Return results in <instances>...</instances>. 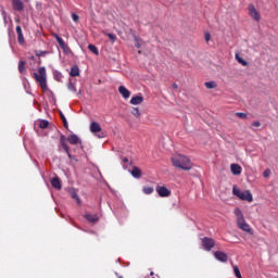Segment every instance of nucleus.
Listing matches in <instances>:
<instances>
[{
    "label": "nucleus",
    "instance_id": "1",
    "mask_svg": "<svg viewBox=\"0 0 278 278\" xmlns=\"http://www.w3.org/2000/svg\"><path fill=\"white\" fill-rule=\"evenodd\" d=\"M172 163L175 168H180L181 170H191L192 161L184 154H176L172 157Z\"/></svg>",
    "mask_w": 278,
    "mask_h": 278
},
{
    "label": "nucleus",
    "instance_id": "2",
    "mask_svg": "<svg viewBox=\"0 0 278 278\" xmlns=\"http://www.w3.org/2000/svg\"><path fill=\"white\" fill-rule=\"evenodd\" d=\"M235 215L237 216V227L241 229V231H245L247 233L253 235V229L244 219V214H242V210L235 208Z\"/></svg>",
    "mask_w": 278,
    "mask_h": 278
},
{
    "label": "nucleus",
    "instance_id": "3",
    "mask_svg": "<svg viewBox=\"0 0 278 278\" xmlns=\"http://www.w3.org/2000/svg\"><path fill=\"white\" fill-rule=\"evenodd\" d=\"M34 77L36 79V83L40 85L41 89L46 91L47 90V68L39 67L38 73H34Z\"/></svg>",
    "mask_w": 278,
    "mask_h": 278
},
{
    "label": "nucleus",
    "instance_id": "4",
    "mask_svg": "<svg viewBox=\"0 0 278 278\" xmlns=\"http://www.w3.org/2000/svg\"><path fill=\"white\" fill-rule=\"evenodd\" d=\"M232 194H235V197H238V199H240L241 201H248V203H253V194L249 190L242 191L237 187H233Z\"/></svg>",
    "mask_w": 278,
    "mask_h": 278
},
{
    "label": "nucleus",
    "instance_id": "5",
    "mask_svg": "<svg viewBox=\"0 0 278 278\" xmlns=\"http://www.w3.org/2000/svg\"><path fill=\"white\" fill-rule=\"evenodd\" d=\"M53 38H55L56 42L59 43V47L62 49L63 53H65V55H71V53H73V51L71 50V48L68 47V45H66V42H64V39H62V37H60L58 34H52Z\"/></svg>",
    "mask_w": 278,
    "mask_h": 278
},
{
    "label": "nucleus",
    "instance_id": "6",
    "mask_svg": "<svg viewBox=\"0 0 278 278\" xmlns=\"http://www.w3.org/2000/svg\"><path fill=\"white\" fill-rule=\"evenodd\" d=\"M202 247L204 251H212L216 247V242L210 237H204L202 239Z\"/></svg>",
    "mask_w": 278,
    "mask_h": 278
},
{
    "label": "nucleus",
    "instance_id": "7",
    "mask_svg": "<svg viewBox=\"0 0 278 278\" xmlns=\"http://www.w3.org/2000/svg\"><path fill=\"white\" fill-rule=\"evenodd\" d=\"M156 193L159 194V197H161L162 199H166L168 197H170L172 192L168 188H166V186H156L155 188Z\"/></svg>",
    "mask_w": 278,
    "mask_h": 278
},
{
    "label": "nucleus",
    "instance_id": "8",
    "mask_svg": "<svg viewBox=\"0 0 278 278\" xmlns=\"http://www.w3.org/2000/svg\"><path fill=\"white\" fill-rule=\"evenodd\" d=\"M249 15L253 21H260L261 18L260 12H257V9H255V5L253 4L249 5Z\"/></svg>",
    "mask_w": 278,
    "mask_h": 278
},
{
    "label": "nucleus",
    "instance_id": "9",
    "mask_svg": "<svg viewBox=\"0 0 278 278\" xmlns=\"http://www.w3.org/2000/svg\"><path fill=\"white\" fill-rule=\"evenodd\" d=\"M214 257L215 260H217L218 262H223L226 263L229 260V256H227V253L223 252V251H216L214 252Z\"/></svg>",
    "mask_w": 278,
    "mask_h": 278
},
{
    "label": "nucleus",
    "instance_id": "10",
    "mask_svg": "<svg viewBox=\"0 0 278 278\" xmlns=\"http://www.w3.org/2000/svg\"><path fill=\"white\" fill-rule=\"evenodd\" d=\"M12 5L15 12H23V10H25V4H23L21 0H12Z\"/></svg>",
    "mask_w": 278,
    "mask_h": 278
},
{
    "label": "nucleus",
    "instance_id": "11",
    "mask_svg": "<svg viewBox=\"0 0 278 278\" xmlns=\"http://www.w3.org/2000/svg\"><path fill=\"white\" fill-rule=\"evenodd\" d=\"M230 170H231L232 175H241L242 166H240L239 164L232 163L230 165Z\"/></svg>",
    "mask_w": 278,
    "mask_h": 278
},
{
    "label": "nucleus",
    "instance_id": "12",
    "mask_svg": "<svg viewBox=\"0 0 278 278\" xmlns=\"http://www.w3.org/2000/svg\"><path fill=\"white\" fill-rule=\"evenodd\" d=\"M118 92H119V94H122V97L124 99H129V97H131V92L128 91V89H126L125 86H119L118 87Z\"/></svg>",
    "mask_w": 278,
    "mask_h": 278
},
{
    "label": "nucleus",
    "instance_id": "13",
    "mask_svg": "<svg viewBox=\"0 0 278 278\" xmlns=\"http://www.w3.org/2000/svg\"><path fill=\"white\" fill-rule=\"evenodd\" d=\"M142 101H144V98L141 94L135 96L130 99L131 105H140V103H142Z\"/></svg>",
    "mask_w": 278,
    "mask_h": 278
},
{
    "label": "nucleus",
    "instance_id": "14",
    "mask_svg": "<svg viewBox=\"0 0 278 278\" xmlns=\"http://www.w3.org/2000/svg\"><path fill=\"white\" fill-rule=\"evenodd\" d=\"M90 131L92 134H100L101 131V124L97 123V122H92L90 125Z\"/></svg>",
    "mask_w": 278,
    "mask_h": 278
},
{
    "label": "nucleus",
    "instance_id": "15",
    "mask_svg": "<svg viewBox=\"0 0 278 278\" xmlns=\"http://www.w3.org/2000/svg\"><path fill=\"white\" fill-rule=\"evenodd\" d=\"M16 34H17V41L20 42V45H23V42H25V37H23V28H21V26H16Z\"/></svg>",
    "mask_w": 278,
    "mask_h": 278
},
{
    "label": "nucleus",
    "instance_id": "16",
    "mask_svg": "<svg viewBox=\"0 0 278 278\" xmlns=\"http://www.w3.org/2000/svg\"><path fill=\"white\" fill-rule=\"evenodd\" d=\"M67 142H70V144H79L81 140H79V137L77 135H70L67 137Z\"/></svg>",
    "mask_w": 278,
    "mask_h": 278
},
{
    "label": "nucleus",
    "instance_id": "17",
    "mask_svg": "<svg viewBox=\"0 0 278 278\" xmlns=\"http://www.w3.org/2000/svg\"><path fill=\"white\" fill-rule=\"evenodd\" d=\"M131 175L135 177V179H140V177H142V170L139 169L138 166H134L131 169Z\"/></svg>",
    "mask_w": 278,
    "mask_h": 278
},
{
    "label": "nucleus",
    "instance_id": "18",
    "mask_svg": "<svg viewBox=\"0 0 278 278\" xmlns=\"http://www.w3.org/2000/svg\"><path fill=\"white\" fill-rule=\"evenodd\" d=\"M51 186L55 188L56 190H62V182L60 181V178L54 177L51 179Z\"/></svg>",
    "mask_w": 278,
    "mask_h": 278
},
{
    "label": "nucleus",
    "instance_id": "19",
    "mask_svg": "<svg viewBox=\"0 0 278 278\" xmlns=\"http://www.w3.org/2000/svg\"><path fill=\"white\" fill-rule=\"evenodd\" d=\"M66 136L61 135L60 137V144L62 147V149L65 151V153H68V144H66Z\"/></svg>",
    "mask_w": 278,
    "mask_h": 278
},
{
    "label": "nucleus",
    "instance_id": "20",
    "mask_svg": "<svg viewBox=\"0 0 278 278\" xmlns=\"http://www.w3.org/2000/svg\"><path fill=\"white\" fill-rule=\"evenodd\" d=\"M86 220H88V223H99V216L98 215H92V214H86L85 215Z\"/></svg>",
    "mask_w": 278,
    "mask_h": 278
},
{
    "label": "nucleus",
    "instance_id": "21",
    "mask_svg": "<svg viewBox=\"0 0 278 278\" xmlns=\"http://www.w3.org/2000/svg\"><path fill=\"white\" fill-rule=\"evenodd\" d=\"M71 77H79V66L74 65L70 72Z\"/></svg>",
    "mask_w": 278,
    "mask_h": 278
},
{
    "label": "nucleus",
    "instance_id": "22",
    "mask_svg": "<svg viewBox=\"0 0 278 278\" xmlns=\"http://www.w3.org/2000/svg\"><path fill=\"white\" fill-rule=\"evenodd\" d=\"M88 49H89V51H91V53H93L94 55H99V49L97 48V46L90 43V45L88 46Z\"/></svg>",
    "mask_w": 278,
    "mask_h": 278
},
{
    "label": "nucleus",
    "instance_id": "23",
    "mask_svg": "<svg viewBox=\"0 0 278 278\" xmlns=\"http://www.w3.org/2000/svg\"><path fill=\"white\" fill-rule=\"evenodd\" d=\"M25 61H20L18 63V72L21 73V75H25Z\"/></svg>",
    "mask_w": 278,
    "mask_h": 278
},
{
    "label": "nucleus",
    "instance_id": "24",
    "mask_svg": "<svg viewBox=\"0 0 278 278\" xmlns=\"http://www.w3.org/2000/svg\"><path fill=\"white\" fill-rule=\"evenodd\" d=\"M154 191H155V189L153 187H143L142 188V192H144L146 194H153Z\"/></svg>",
    "mask_w": 278,
    "mask_h": 278
},
{
    "label": "nucleus",
    "instance_id": "25",
    "mask_svg": "<svg viewBox=\"0 0 278 278\" xmlns=\"http://www.w3.org/2000/svg\"><path fill=\"white\" fill-rule=\"evenodd\" d=\"M232 268H233L235 276L237 278H242V274L240 273V268L238 267V265H233Z\"/></svg>",
    "mask_w": 278,
    "mask_h": 278
},
{
    "label": "nucleus",
    "instance_id": "26",
    "mask_svg": "<svg viewBox=\"0 0 278 278\" xmlns=\"http://www.w3.org/2000/svg\"><path fill=\"white\" fill-rule=\"evenodd\" d=\"M60 117L63 122V126L65 127V129H68V122L66 121V116H64V113L60 112Z\"/></svg>",
    "mask_w": 278,
    "mask_h": 278
},
{
    "label": "nucleus",
    "instance_id": "27",
    "mask_svg": "<svg viewBox=\"0 0 278 278\" xmlns=\"http://www.w3.org/2000/svg\"><path fill=\"white\" fill-rule=\"evenodd\" d=\"M39 127H40V129H47V127H49V121H47V119L40 121Z\"/></svg>",
    "mask_w": 278,
    "mask_h": 278
},
{
    "label": "nucleus",
    "instance_id": "28",
    "mask_svg": "<svg viewBox=\"0 0 278 278\" xmlns=\"http://www.w3.org/2000/svg\"><path fill=\"white\" fill-rule=\"evenodd\" d=\"M205 88H207V90H212L214 88H216V84L214 81H206L204 84Z\"/></svg>",
    "mask_w": 278,
    "mask_h": 278
},
{
    "label": "nucleus",
    "instance_id": "29",
    "mask_svg": "<svg viewBox=\"0 0 278 278\" xmlns=\"http://www.w3.org/2000/svg\"><path fill=\"white\" fill-rule=\"evenodd\" d=\"M236 60L239 62V64H242V66H249V63L244 61V59L238 56V54H236Z\"/></svg>",
    "mask_w": 278,
    "mask_h": 278
},
{
    "label": "nucleus",
    "instance_id": "30",
    "mask_svg": "<svg viewBox=\"0 0 278 278\" xmlns=\"http://www.w3.org/2000/svg\"><path fill=\"white\" fill-rule=\"evenodd\" d=\"M48 53H49L48 51L37 50L35 52V55H37V58H42V56L47 55Z\"/></svg>",
    "mask_w": 278,
    "mask_h": 278
},
{
    "label": "nucleus",
    "instance_id": "31",
    "mask_svg": "<svg viewBox=\"0 0 278 278\" xmlns=\"http://www.w3.org/2000/svg\"><path fill=\"white\" fill-rule=\"evenodd\" d=\"M131 115L138 118L140 116V110L138 108H132Z\"/></svg>",
    "mask_w": 278,
    "mask_h": 278
},
{
    "label": "nucleus",
    "instance_id": "32",
    "mask_svg": "<svg viewBox=\"0 0 278 278\" xmlns=\"http://www.w3.org/2000/svg\"><path fill=\"white\" fill-rule=\"evenodd\" d=\"M72 199H75L78 203V205H81V200H79V197L77 195V192H72Z\"/></svg>",
    "mask_w": 278,
    "mask_h": 278
},
{
    "label": "nucleus",
    "instance_id": "33",
    "mask_svg": "<svg viewBox=\"0 0 278 278\" xmlns=\"http://www.w3.org/2000/svg\"><path fill=\"white\" fill-rule=\"evenodd\" d=\"M106 36L110 38L111 42H116V35L108 33Z\"/></svg>",
    "mask_w": 278,
    "mask_h": 278
},
{
    "label": "nucleus",
    "instance_id": "34",
    "mask_svg": "<svg viewBox=\"0 0 278 278\" xmlns=\"http://www.w3.org/2000/svg\"><path fill=\"white\" fill-rule=\"evenodd\" d=\"M236 116H238V118H242V119H247V118H248L247 113H240V112H238V113H236Z\"/></svg>",
    "mask_w": 278,
    "mask_h": 278
},
{
    "label": "nucleus",
    "instance_id": "35",
    "mask_svg": "<svg viewBox=\"0 0 278 278\" xmlns=\"http://www.w3.org/2000/svg\"><path fill=\"white\" fill-rule=\"evenodd\" d=\"M67 88L68 90H71V92H77V89L75 88V85H73V83H70Z\"/></svg>",
    "mask_w": 278,
    "mask_h": 278
},
{
    "label": "nucleus",
    "instance_id": "36",
    "mask_svg": "<svg viewBox=\"0 0 278 278\" xmlns=\"http://www.w3.org/2000/svg\"><path fill=\"white\" fill-rule=\"evenodd\" d=\"M72 21H74V23H79V15L73 13L72 14Z\"/></svg>",
    "mask_w": 278,
    "mask_h": 278
},
{
    "label": "nucleus",
    "instance_id": "37",
    "mask_svg": "<svg viewBox=\"0 0 278 278\" xmlns=\"http://www.w3.org/2000/svg\"><path fill=\"white\" fill-rule=\"evenodd\" d=\"M211 38H212V35L210 33L204 34L205 42H210Z\"/></svg>",
    "mask_w": 278,
    "mask_h": 278
},
{
    "label": "nucleus",
    "instance_id": "38",
    "mask_svg": "<svg viewBox=\"0 0 278 278\" xmlns=\"http://www.w3.org/2000/svg\"><path fill=\"white\" fill-rule=\"evenodd\" d=\"M263 177H270V169H265L263 172Z\"/></svg>",
    "mask_w": 278,
    "mask_h": 278
},
{
    "label": "nucleus",
    "instance_id": "39",
    "mask_svg": "<svg viewBox=\"0 0 278 278\" xmlns=\"http://www.w3.org/2000/svg\"><path fill=\"white\" fill-rule=\"evenodd\" d=\"M252 127H262V123L258 121L252 123Z\"/></svg>",
    "mask_w": 278,
    "mask_h": 278
},
{
    "label": "nucleus",
    "instance_id": "40",
    "mask_svg": "<svg viewBox=\"0 0 278 278\" xmlns=\"http://www.w3.org/2000/svg\"><path fill=\"white\" fill-rule=\"evenodd\" d=\"M67 153V157L70 159V160H73V155H71V148H68V152H66Z\"/></svg>",
    "mask_w": 278,
    "mask_h": 278
},
{
    "label": "nucleus",
    "instance_id": "41",
    "mask_svg": "<svg viewBox=\"0 0 278 278\" xmlns=\"http://www.w3.org/2000/svg\"><path fill=\"white\" fill-rule=\"evenodd\" d=\"M123 162H124V164H127V162H129V159L124 157V159H123Z\"/></svg>",
    "mask_w": 278,
    "mask_h": 278
},
{
    "label": "nucleus",
    "instance_id": "42",
    "mask_svg": "<svg viewBox=\"0 0 278 278\" xmlns=\"http://www.w3.org/2000/svg\"><path fill=\"white\" fill-rule=\"evenodd\" d=\"M173 88H174L175 90H177V89L179 88V86H178L177 84H174V85H173Z\"/></svg>",
    "mask_w": 278,
    "mask_h": 278
},
{
    "label": "nucleus",
    "instance_id": "43",
    "mask_svg": "<svg viewBox=\"0 0 278 278\" xmlns=\"http://www.w3.org/2000/svg\"><path fill=\"white\" fill-rule=\"evenodd\" d=\"M135 47H137V49H140V43H136Z\"/></svg>",
    "mask_w": 278,
    "mask_h": 278
}]
</instances>
